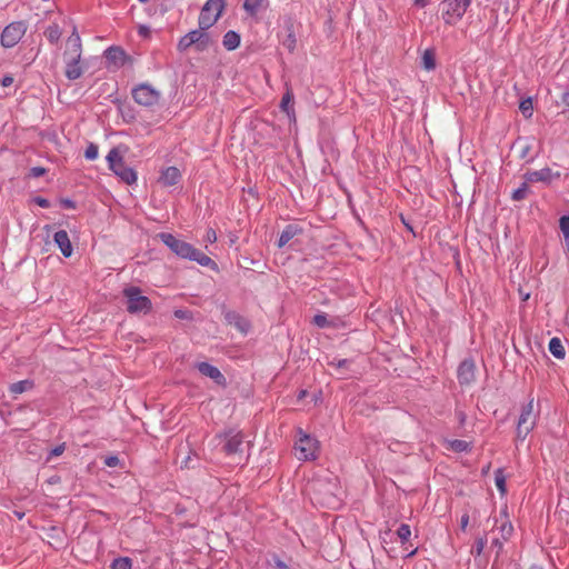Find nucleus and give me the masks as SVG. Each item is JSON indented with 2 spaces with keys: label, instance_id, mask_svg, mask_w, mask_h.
<instances>
[{
  "label": "nucleus",
  "instance_id": "obj_1",
  "mask_svg": "<svg viewBox=\"0 0 569 569\" xmlns=\"http://www.w3.org/2000/svg\"><path fill=\"white\" fill-rule=\"evenodd\" d=\"M158 238L178 257L198 262L202 267L214 269L217 263L192 244L176 238L171 233L161 232Z\"/></svg>",
  "mask_w": 569,
  "mask_h": 569
},
{
  "label": "nucleus",
  "instance_id": "obj_2",
  "mask_svg": "<svg viewBox=\"0 0 569 569\" xmlns=\"http://www.w3.org/2000/svg\"><path fill=\"white\" fill-rule=\"evenodd\" d=\"M81 54V39L74 28L66 41V49L63 52V60L66 63L64 74L69 80L79 79L83 73L82 67L80 66Z\"/></svg>",
  "mask_w": 569,
  "mask_h": 569
},
{
  "label": "nucleus",
  "instance_id": "obj_3",
  "mask_svg": "<svg viewBox=\"0 0 569 569\" xmlns=\"http://www.w3.org/2000/svg\"><path fill=\"white\" fill-rule=\"evenodd\" d=\"M208 30L209 29H202L200 26L198 29L191 30L180 38L177 49L180 52H183L189 48L194 47V49L199 52L206 51L213 43V39Z\"/></svg>",
  "mask_w": 569,
  "mask_h": 569
},
{
  "label": "nucleus",
  "instance_id": "obj_4",
  "mask_svg": "<svg viewBox=\"0 0 569 569\" xmlns=\"http://www.w3.org/2000/svg\"><path fill=\"white\" fill-rule=\"evenodd\" d=\"M538 418V412L535 410L533 398L521 408V412L517 423V439L525 440L527 436L533 430Z\"/></svg>",
  "mask_w": 569,
  "mask_h": 569
},
{
  "label": "nucleus",
  "instance_id": "obj_5",
  "mask_svg": "<svg viewBox=\"0 0 569 569\" xmlns=\"http://www.w3.org/2000/svg\"><path fill=\"white\" fill-rule=\"evenodd\" d=\"M319 441L300 431V437L295 445V456L298 460L313 461L319 459Z\"/></svg>",
  "mask_w": 569,
  "mask_h": 569
},
{
  "label": "nucleus",
  "instance_id": "obj_6",
  "mask_svg": "<svg viewBox=\"0 0 569 569\" xmlns=\"http://www.w3.org/2000/svg\"><path fill=\"white\" fill-rule=\"evenodd\" d=\"M109 168L126 183L132 184L137 181V172L132 168L124 166V161L119 150L113 148L107 156Z\"/></svg>",
  "mask_w": 569,
  "mask_h": 569
},
{
  "label": "nucleus",
  "instance_id": "obj_7",
  "mask_svg": "<svg viewBox=\"0 0 569 569\" xmlns=\"http://www.w3.org/2000/svg\"><path fill=\"white\" fill-rule=\"evenodd\" d=\"M471 0H443L441 3L442 19L446 24H456L466 13Z\"/></svg>",
  "mask_w": 569,
  "mask_h": 569
},
{
  "label": "nucleus",
  "instance_id": "obj_8",
  "mask_svg": "<svg viewBox=\"0 0 569 569\" xmlns=\"http://www.w3.org/2000/svg\"><path fill=\"white\" fill-rule=\"evenodd\" d=\"M123 296L127 298V310L130 313H148L152 308L150 299L143 296L138 287L126 288Z\"/></svg>",
  "mask_w": 569,
  "mask_h": 569
},
{
  "label": "nucleus",
  "instance_id": "obj_9",
  "mask_svg": "<svg viewBox=\"0 0 569 569\" xmlns=\"http://www.w3.org/2000/svg\"><path fill=\"white\" fill-rule=\"evenodd\" d=\"M223 8V0H208L199 14V26L202 27V29H210L220 18Z\"/></svg>",
  "mask_w": 569,
  "mask_h": 569
},
{
  "label": "nucleus",
  "instance_id": "obj_10",
  "mask_svg": "<svg viewBox=\"0 0 569 569\" xmlns=\"http://www.w3.org/2000/svg\"><path fill=\"white\" fill-rule=\"evenodd\" d=\"M26 26L23 22H12L7 26L1 33V44L4 48L14 47L26 33Z\"/></svg>",
  "mask_w": 569,
  "mask_h": 569
},
{
  "label": "nucleus",
  "instance_id": "obj_11",
  "mask_svg": "<svg viewBox=\"0 0 569 569\" xmlns=\"http://www.w3.org/2000/svg\"><path fill=\"white\" fill-rule=\"evenodd\" d=\"M134 101L144 107H152L158 103L160 92L149 84H140L132 91Z\"/></svg>",
  "mask_w": 569,
  "mask_h": 569
},
{
  "label": "nucleus",
  "instance_id": "obj_12",
  "mask_svg": "<svg viewBox=\"0 0 569 569\" xmlns=\"http://www.w3.org/2000/svg\"><path fill=\"white\" fill-rule=\"evenodd\" d=\"M553 177L559 178L560 173H553L550 168H542L540 170L528 171L523 174V179L528 183L532 182H550Z\"/></svg>",
  "mask_w": 569,
  "mask_h": 569
},
{
  "label": "nucleus",
  "instance_id": "obj_13",
  "mask_svg": "<svg viewBox=\"0 0 569 569\" xmlns=\"http://www.w3.org/2000/svg\"><path fill=\"white\" fill-rule=\"evenodd\" d=\"M476 366L473 360H463L458 368V380L460 385H470L476 378Z\"/></svg>",
  "mask_w": 569,
  "mask_h": 569
},
{
  "label": "nucleus",
  "instance_id": "obj_14",
  "mask_svg": "<svg viewBox=\"0 0 569 569\" xmlns=\"http://www.w3.org/2000/svg\"><path fill=\"white\" fill-rule=\"evenodd\" d=\"M242 446V436L240 432H229L226 435V440L223 445V451L232 457L238 452H241Z\"/></svg>",
  "mask_w": 569,
  "mask_h": 569
},
{
  "label": "nucleus",
  "instance_id": "obj_15",
  "mask_svg": "<svg viewBox=\"0 0 569 569\" xmlns=\"http://www.w3.org/2000/svg\"><path fill=\"white\" fill-rule=\"evenodd\" d=\"M197 368L201 375L209 377L217 385L223 386L226 383L224 376L221 373V371L217 367H214L208 362H200L197 365Z\"/></svg>",
  "mask_w": 569,
  "mask_h": 569
},
{
  "label": "nucleus",
  "instance_id": "obj_16",
  "mask_svg": "<svg viewBox=\"0 0 569 569\" xmlns=\"http://www.w3.org/2000/svg\"><path fill=\"white\" fill-rule=\"evenodd\" d=\"M54 243L60 249L63 257L69 258L72 256L73 248L66 230H59L53 236Z\"/></svg>",
  "mask_w": 569,
  "mask_h": 569
},
{
  "label": "nucleus",
  "instance_id": "obj_17",
  "mask_svg": "<svg viewBox=\"0 0 569 569\" xmlns=\"http://www.w3.org/2000/svg\"><path fill=\"white\" fill-rule=\"evenodd\" d=\"M180 178H181V173H180L178 168H176V167H168L167 169H164L162 171L159 181L164 187H171V186H176L179 182Z\"/></svg>",
  "mask_w": 569,
  "mask_h": 569
},
{
  "label": "nucleus",
  "instance_id": "obj_18",
  "mask_svg": "<svg viewBox=\"0 0 569 569\" xmlns=\"http://www.w3.org/2000/svg\"><path fill=\"white\" fill-rule=\"evenodd\" d=\"M280 108L289 118H295L293 94L289 88L281 99Z\"/></svg>",
  "mask_w": 569,
  "mask_h": 569
},
{
  "label": "nucleus",
  "instance_id": "obj_19",
  "mask_svg": "<svg viewBox=\"0 0 569 569\" xmlns=\"http://www.w3.org/2000/svg\"><path fill=\"white\" fill-rule=\"evenodd\" d=\"M299 229L297 226L288 224L281 232L279 240H278V247L282 248L284 247L296 234H298Z\"/></svg>",
  "mask_w": 569,
  "mask_h": 569
},
{
  "label": "nucleus",
  "instance_id": "obj_20",
  "mask_svg": "<svg viewBox=\"0 0 569 569\" xmlns=\"http://www.w3.org/2000/svg\"><path fill=\"white\" fill-rule=\"evenodd\" d=\"M549 351L557 359H563L566 356V351H565L562 341L557 337H553L550 339Z\"/></svg>",
  "mask_w": 569,
  "mask_h": 569
},
{
  "label": "nucleus",
  "instance_id": "obj_21",
  "mask_svg": "<svg viewBox=\"0 0 569 569\" xmlns=\"http://www.w3.org/2000/svg\"><path fill=\"white\" fill-rule=\"evenodd\" d=\"M500 517L502 518L501 525L499 527L500 537L503 541H507L513 532V527L511 522L508 520L506 511H502L500 513Z\"/></svg>",
  "mask_w": 569,
  "mask_h": 569
},
{
  "label": "nucleus",
  "instance_id": "obj_22",
  "mask_svg": "<svg viewBox=\"0 0 569 569\" xmlns=\"http://www.w3.org/2000/svg\"><path fill=\"white\" fill-rule=\"evenodd\" d=\"M223 47L227 50H234L240 44V36L236 31H228L223 37Z\"/></svg>",
  "mask_w": 569,
  "mask_h": 569
},
{
  "label": "nucleus",
  "instance_id": "obj_23",
  "mask_svg": "<svg viewBox=\"0 0 569 569\" xmlns=\"http://www.w3.org/2000/svg\"><path fill=\"white\" fill-rule=\"evenodd\" d=\"M43 34L50 43H57L62 36V31L57 23H52L46 28Z\"/></svg>",
  "mask_w": 569,
  "mask_h": 569
},
{
  "label": "nucleus",
  "instance_id": "obj_24",
  "mask_svg": "<svg viewBox=\"0 0 569 569\" xmlns=\"http://www.w3.org/2000/svg\"><path fill=\"white\" fill-rule=\"evenodd\" d=\"M33 388V382L31 380H21L18 382H14L10 386L9 390L12 395L17 396L20 395L27 390H30Z\"/></svg>",
  "mask_w": 569,
  "mask_h": 569
},
{
  "label": "nucleus",
  "instance_id": "obj_25",
  "mask_svg": "<svg viewBox=\"0 0 569 569\" xmlns=\"http://www.w3.org/2000/svg\"><path fill=\"white\" fill-rule=\"evenodd\" d=\"M446 448L455 452H463L470 448V443L466 440H448Z\"/></svg>",
  "mask_w": 569,
  "mask_h": 569
},
{
  "label": "nucleus",
  "instance_id": "obj_26",
  "mask_svg": "<svg viewBox=\"0 0 569 569\" xmlns=\"http://www.w3.org/2000/svg\"><path fill=\"white\" fill-rule=\"evenodd\" d=\"M495 483L500 491L501 495H505L507 492L506 488V476L503 475L502 469H498L495 472Z\"/></svg>",
  "mask_w": 569,
  "mask_h": 569
},
{
  "label": "nucleus",
  "instance_id": "obj_27",
  "mask_svg": "<svg viewBox=\"0 0 569 569\" xmlns=\"http://www.w3.org/2000/svg\"><path fill=\"white\" fill-rule=\"evenodd\" d=\"M422 66L426 70H432L436 67L435 54L430 50H426L422 56Z\"/></svg>",
  "mask_w": 569,
  "mask_h": 569
},
{
  "label": "nucleus",
  "instance_id": "obj_28",
  "mask_svg": "<svg viewBox=\"0 0 569 569\" xmlns=\"http://www.w3.org/2000/svg\"><path fill=\"white\" fill-rule=\"evenodd\" d=\"M528 191H529L528 182L525 180V182L521 184V187H519L518 189H516L512 192L511 198L515 201L523 200L527 197Z\"/></svg>",
  "mask_w": 569,
  "mask_h": 569
},
{
  "label": "nucleus",
  "instance_id": "obj_29",
  "mask_svg": "<svg viewBox=\"0 0 569 569\" xmlns=\"http://www.w3.org/2000/svg\"><path fill=\"white\" fill-rule=\"evenodd\" d=\"M132 561L128 557H121L113 560L111 568L112 569H131Z\"/></svg>",
  "mask_w": 569,
  "mask_h": 569
},
{
  "label": "nucleus",
  "instance_id": "obj_30",
  "mask_svg": "<svg viewBox=\"0 0 569 569\" xmlns=\"http://www.w3.org/2000/svg\"><path fill=\"white\" fill-rule=\"evenodd\" d=\"M263 0H246L243 8L250 14H256L261 8Z\"/></svg>",
  "mask_w": 569,
  "mask_h": 569
},
{
  "label": "nucleus",
  "instance_id": "obj_31",
  "mask_svg": "<svg viewBox=\"0 0 569 569\" xmlns=\"http://www.w3.org/2000/svg\"><path fill=\"white\" fill-rule=\"evenodd\" d=\"M519 109L526 118H530L533 110L532 100L530 98L522 100L519 104Z\"/></svg>",
  "mask_w": 569,
  "mask_h": 569
},
{
  "label": "nucleus",
  "instance_id": "obj_32",
  "mask_svg": "<svg viewBox=\"0 0 569 569\" xmlns=\"http://www.w3.org/2000/svg\"><path fill=\"white\" fill-rule=\"evenodd\" d=\"M397 536L399 537L401 542L405 543L406 541L409 540L411 536L410 527L406 523H402L397 530Z\"/></svg>",
  "mask_w": 569,
  "mask_h": 569
},
{
  "label": "nucleus",
  "instance_id": "obj_33",
  "mask_svg": "<svg viewBox=\"0 0 569 569\" xmlns=\"http://www.w3.org/2000/svg\"><path fill=\"white\" fill-rule=\"evenodd\" d=\"M317 327L319 328H328L330 326H332L331 321H329L327 319V316L323 315V313H319V315H316L313 317V321H312Z\"/></svg>",
  "mask_w": 569,
  "mask_h": 569
},
{
  "label": "nucleus",
  "instance_id": "obj_34",
  "mask_svg": "<svg viewBox=\"0 0 569 569\" xmlns=\"http://www.w3.org/2000/svg\"><path fill=\"white\" fill-rule=\"evenodd\" d=\"M98 154H99V149H98V146L94 144V143H90L86 151H84V157L86 159L88 160H94L98 158Z\"/></svg>",
  "mask_w": 569,
  "mask_h": 569
},
{
  "label": "nucleus",
  "instance_id": "obj_35",
  "mask_svg": "<svg viewBox=\"0 0 569 569\" xmlns=\"http://www.w3.org/2000/svg\"><path fill=\"white\" fill-rule=\"evenodd\" d=\"M296 43L297 40L292 31H290L287 38L282 41L283 47L287 48L290 52L296 49Z\"/></svg>",
  "mask_w": 569,
  "mask_h": 569
},
{
  "label": "nucleus",
  "instance_id": "obj_36",
  "mask_svg": "<svg viewBox=\"0 0 569 569\" xmlns=\"http://www.w3.org/2000/svg\"><path fill=\"white\" fill-rule=\"evenodd\" d=\"M487 543V538L486 537H480L476 540V543L475 546L472 547L471 549V552L472 553H476L477 556L481 555V552L483 551V548Z\"/></svg>",
  "mask_w": 569,
  "mask_h": 569
},
{
  "label": "nucleus",
  "instance_id": "obj_37",
  "mask_svg": "<svg viewBox=\"0 0 569 569\" xmlns=\"http://www.w3.org/2000/svg\"><path fill=\"white\" fill-rule=\"evenodd\" d=\"M66 450V445L64 443H60L58 445L57 447H54L47 456V460H51V459H54V458H58L60 457Z\"/></svg>",
  "mask_w": 569,
  "mask_h": 569
},
{
  "label": "nucleus",
  "instance_id": "obj_38",
  "mask_svg": "<svg viewBox=\"0 0 569 569\" xmlns=\"http://www.w3.org/2000/svg\"><path fill=\"white\" fill-rule=\"evenodd\" d=\"M559 228L565 237H569V216H562L559 219Z\"/></svg>",
  "mask_w": 569,
  "mask_h": 569
},
{
  "label": "nucleus",
  "instance_id": "obj_39",
  "mask_svg": "<svg viewBox=\"0 0 569 569\" xmlns=\"http://www.w3.org/2000/svg\"><path fill=\"white\" fill-rule=\"evenodd\" d=\"M204 241L214 243L217 241V233L212 228H209L204 236Z\"/></svg>",
  "mask_w": 569,
  "mask_h": 569
},
{
  "label": "nucleus",
  "instance_id": "obj_40",
  "mask_svg": "<svg viewBox=\"0 0 569 569\" xmlns=\"http://www.w3.org/2000/svg\"><path fill=\"white\" fill-rule=\"evenodd\" d=\"M46 172H47V170L42 167H33L30 170V174L34 178H39V177L43 176Z\"/></svg>",
  "mask_w": 569,
  "mask_h": 569
},
{
  "label": "nucleus",
  "instance_id": "obj_41",
  "mask_svg": "<svg viewBox=\"0 0 569 569\" xmlns=\"http://www.w3.org/2000/svg\"><path fill=\"white\" fill-rule=\"evenodd\" d=\"M34 202L41 207V208H49L50 207V202L44 199V198H41V197H38L34 199Z\"/></svg>",
  "mask_w": 569,
  "mask_h": 569
},
{
  "label": "nucleus",
  "instance_id": "obj_42",
  "mask_svg": "<svg viewBox=\"0 0 569 569\" xmlns=\"http://www.w3.org/2000/svg\"><path fill=\"white\" fill-rule=\"evenodd\" d=\"M468 523H469V515L468 513H463L461 516V519H460V528H461V530H466Z\"/></svg>",
  "mask_w": 569,
  "mask_h": 569
},
{
  "label": "nucleus",
  "instance_id": "obj_43",
  "mask_svg": "<svg viewBox=\"0 0 569 569\" xmlns=\"http://www.w3.org/2000/svg\"><path fill=\"white\" fill-rule=\"evenodd\" d=\"M12 83H13V77H11V76H6V77H3V78H2L1 84H2L3 87H9V86H11Z\"/></svg>",
  "mask_w": 569,
  "mask_h": 569
},
{
  "label": "nucleus",
  "instance_id": "obj_44",
  "mask_svg": "<svg viewBox=\"0 0 569 569\" xmlns=\"http://www.w3.org/2000/svg\"><path fill=\"white\" fill-rule=\"evenodd\" d=\"M348 363H349V361H348L347 359H340V360H338L337 362H336V361L330 362V365L336 366V367H338V368H343V367H346Z\"/></svg>",
  "mask_w": 569,
  "mask_h": 569
},
{
  "label": "nucleus",
  "instance_id": "obj_45",
  "mask_svg": "<svg viewBox=\"0 0 569 569\" xmlns=\"http://www.w3.org/2000/svg\"><path fill=\"white\" fill-rule=\"evenodd\" d=\"M417 7L425 8L430 3V0H413Z\"/></svg>",
  "mask_w": 569,
  "mask_h": 569
},
{
  "label": "nucleus",
  "instance_id": "obj_46",
  "mask_svg": "<svg viewBox=\"0 0 569 569\" xmlns=\"http://www.w3.org/2000/svg\"><path fill=\"white\" fill-rule=\"evenodd\" d=\"M561 101L563 104H566L567 107H569V92H565L561 97Z\"/></svg>",
  "mask_w": 569,
  "mask_h": 569
},
{
  "label": "nucleus",
  "instance_id": "obj_47",
  "mask_svg": "<svg viewBox=\"0 0 569 569\" xmlns=\"http://www.w3.org/2000/svg\"><path fill=\"white\" fill-rule=\"evenodd\" d=\"M492 546L497 547L500 550L502 548V541L500 540V538H495L492 540Z\"/></svg>",
  "mask_w": 569,
  "mask_h": 569
},
{
  "label": "nucleus",
  "instance_id": "obj_48",
  "mask_svg": "<svg viewBox=\"0 0 569 569\" xmlns=\"http://www.w3.org/2000/svg\"><path fill=\"white\" fill-rule=\"evenodd\" d=\"M276 566H277L278 569H288V566L283 561H281L280 559L276 560Z\"/></svg>",
  "mask_w": 569,
  "mask_h": 569
},
{
  "label": "nucleus",
  "instance_id": "obj_49",
  "mask_svg": "<svg viewBox=\"0 0 569 569\" xmlns=\"http://www.w3.org/2000/svg\"><path fill=\"white\" fill-rule=\"evenodd\" d=\"M104 462H108V463H111V462H119V459L118 457L116 456H110V457H107Z\"/></svg>",
  "mask_w": 569,
  "mask_h": 569
},
{
  "label": "nucleus",
  "instance_id": "obj_50",
  "mask_svg": "<svg viewBox=\"0 0 569 569\" xmlns=\"http://www.w3.org/2000/svg\"><path fill=\"white\" fill-rule=\"evenodd\" d=\"M565 252L569 254V236L565 237Z\"/></svg>",
  "mask_w": 569,
  "mask_h": 569
},
{
  "label": "nucleus",
  "instance_id": "obj_51",
  "mask_svg": "<svg viewBox=\"0 0 569 569\" xmlns=\"http://www.w3.org/2000/svg\"><path fill=\"white\" fill-rule=\"evenodd\" d=\"M140 33L141 34H147L148 33V29L146 27H140Z\"/></svg>",
  "mask_w": 569,
  "mask_h": 569
},
{
  "label": "nucleus",
  "instance_id": "obj_52",
  "mask_svg": "<svg viewBox=\"0 0 569 569\" xmlns=\"http://www.w3.org/2000/svg\"><path fill=\"white\" fill-rule=\"evenodd\" d=\"M16 516L21 519L23 517V513L22 512H18V511H14Z\"/></svg>",
  "mask_w": 569,
  "mask_h": 569
},
{
  "label": "nucleus",
  "instance_id": "obj_53",
  "mask_svg": "<svg viewBox=\"0 0 569 569\" xmlns=\"http://www.w3.org/2000/svg\"><path fill=\"white\" fill-rule=\"evenodd\" d=\"M529 299V293H522V300H528Z\"/></svg>",
  "mask_w": 569,
  "mask_h": 569
},
{
  "label": "nucleus",
  "instance_id": "obj_54",
  "mask_svg": "<svg viewBox=\"0 0 569 569\" xmlns=\"http://www.w3.org/2000/svg\"><path fill=\"white\" fill-rule=\"evenodd\" d=\"M529 299V293H522V300H528Z\"/></svg>",
  "mask_w": 569,
  "mask_h": 569
},
{
  "label": "nucleus",
  "instance_id": "obj_55",
  "mask_svg": "<svg viewBox=\"0 0 569 569\" xmlns=\"http://www.w3.org/2000/svg\"><path fill=\"white\" fill-rule=\"evenodd\" d=\"M459 419H460L461 422L463 421L465 415L462 412L459 413Z\"/></svg>",
  "mask_w": 569,
  "mask_h": 569
},
{
  "label": "nucleus",
  "instance_id": "obj_56",
  "mask_svg": "<svg viewBox=\"0 0 569 569\" xmlns=\"http://www.w3.org/2000/svg\"><path fill=\"white\" fill-rule=\"evenodd\" d=\"M531 569H540V568H531Z\"/></svg>",
  "mask_w": 569,
  "mask_h": 569
}]
</instances>
